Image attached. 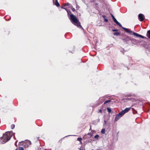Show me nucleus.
Wrapping results in <instances>:
<instances>
[{"label": "nucleus", "instance_id": "nucleus-21", "mask_svg": "<svg viewBox=\"0 0 150 150\" xmlns=\"http://www.w3.org/2000/svg\"><path fill=\"white\" fill-rule=\"evenodd\" d=\"M69 5H70V4L69 3H66V4H64V6H69Z\"/></svg>", "mask_w": 150, "mask_h": 150}, {"label": "nucleus", "instance_id": "nucleus-24", "mask_svg": "<svg viewBox=\"0 0 150 150\" xmlns=\"http://www.w3.org/2000/svg\"><path fill=\"white\" fill-rule=\"evenodd\" d=\"M104 21L105 22H108V20L105 18H104Z\"/></svg>", "mask_w": 150, "mask_h": 150}, {"label": "nucleus", "instance_id": "nucleus-28", "mask_svg": "<svg viewBox=\"0 0 150 150\" xmlns=\"http://www.w3.org/2000/svg\"><path fill=\"white\" fill-rule=\"evenodd\" d=\"M106 17V16L105 15H103L102 16V17L104 18H105Z\"/></svg>", "mask_w": 150, "mask_h": 150}, {"label": "nucleus", "instance_id": "nucleus-8", "mask_svg": "<svg viewBox=\"0 0 150 150\" xmlns=\"http://www.w3.org/2000/svg\"><path fill=\"white\" fill-rule=\"evenodd\" d=\"M131 109V108H126L125 110L121 111V112L124 115L126 113L128 112Z\"/></svg>", "mask_w": 150, "mask_h": 150}, {"label": "nucleus", "instance_id": "nucleus-16", "mask_svg": "<svg viewBox=\"0 0 150 150\" xmlns=\"http://www.w3.org/2000/svg\"><path fill=\"white\" fill-rule=\"evenodd\" d=\"M99 137V136L98 134H96L94 136V138L97 139H98Z\"/></svg>", "mask_w": 150, "mask_h": 150}, {"label": "nucleus", "instance_id": "nucleus-17", "mask_svg": "<svg viewBox=\"0 0 150 150\" xmlns=\"http://www.w3.org/2000/svg\"><path fill=\"white\" fill-rule=\"evenodd\" d=\"M110 101H111V100H107L105 101L104 103V105H105V104L110 102Z\"/></svg>", "mask_w": 150, "mask_h": 150}, {"label": "nucleus", "instance_id": "nucleus-20", "mask_svg": "<svg viewBox=\"0 0 150 150\" xmlns=\"http://www.w3.org/2000/svg\"><path fill=\"white\" fill-rule=\"evenodd\" d=\"M120 51L124 54V53L125 50L123 49H122Z\"/></svg>", "mask_w": 150, "mask_h": 150}, {"label": "nucleus", "instance_id": "nucleus-29", "mask_svg": "<svg viewBox=\"0 0 150 150\" xmlns=\"http://www.w3.org/2000/svg\"><path fill=\"white\" fill-rule=\"evenodd\" d=\"M79 8V6L78 5H77L76 6V8H78V9Z\"/></svg>", "mask_w": 150, "mask_h": 150}, {"label": "nucleus", "instance_id": "nucleus-1", "mask_svg": "<svg viewBox=\"0 0 150 150\" xmlns=\"http://www.w3.org/2000/svg\"><path fill=\"white\" fill-rule=\"evenodd\" d=\"M111 15L114 22L117 25L119 26L120 27L122 28L127 33H128L129 34L131 35H132V34H133L135 36L137 37H139L142 38H145L146 39H147V38L144 37L143 36L138 34V33H136L133 32L132 31L129 30L127 28L122 27V25H121V24L115 18L113 15L112 14H111Z\"/></svg>", "mask_w": 150, "mask_h": 150}, {"label": "nucleus", "instance_id": "nucleus-19", "mask_svg": "<svg viewBox=\"0 0 150 150\" xmlns=\"http://www.w3.org/2000/svg\"><path fill=\"white\" fill-rule=\"evenodd\" d=\"M101 132L103 134H104L105 132V129H102L101 131Z\"/></svg>", "mask_w": 150, "mask_h": 150}, {"label": "nucleus", "instance_id": "nucleus-22", "mask_svg": "<svg viewBox=\"0 0 150 150\" xmlns=\"http://www.w3.org/2000/svg\"><path fill=\"white\" fill-rule=\"evenodd\" d=\"M66 10L67 11V13H68V14H69V13H71V12L70 11H69V10L67 9H66Z\"/></svg>", "mask_w": 150, "mask_h": 150}, {"label": "nucleus", "instance_id": "nucleus-9", "mask_svg": "<svg viewBox=\"0 0 150 150\" xmlns=\"http://www.w3.org/2000/svg\"><path fill=\"white\" fill-rule=\"evenodd\" d=\"M53 4L56 5L57 7H59L60 6L59 4L58 3L57 0H53Z\"/></svg>", "mask_w": 150, "mask_h": 150}, {"label": "nucleus", "instance_id": "nucleus-7", "mask_svg": "<svg viewBox=\"0 0 150 150\" xmlns=\"http://www.w3.org/2000/svg\"><path fill=\"white\" fill-rule=\"evenodd\" d=\"M138 18L139 21H142L144 20V16L143 14L140 13L138 15Z\"/></svg>", "mask_w": 150, "mask_h": 150}, {"label": "nucleus", "instance_id": "nucleus-6", "mask_svg": "<svg viewBox=\"0 0 150 150\" xmlns=\"http://www.w3.org/2000/svg\"><path fill=\"white\" fill-rule=\"evenodd\" d=\"M123 115H122V113L121 112H120L118 114H117L115 118V121H117L118 120L120 119V118L122 117Z\"/></svg>", "mask_w": 150, "mask_h": 150}, {"label": "nucleus", "instance_id": "nucleus-33", "mask_svg": "<svg viewBox=\"0 0 150 150\" xmlns=\"http://www.w3.org/2000/svg\"><path fill=\"white\" fill-rule=\"evenodd\" d=\"M69 52H72V53H74V52H70V51H69Z\"/></svg>", "mask_w": 150, "mask_h": 150}, {"label": "nucleus", "instance_id": "nucleus-23", "mask_svg": "<svg viewBox=\"0 0 150 150\" xmlns=\"http://www.w3.org/2000/svg\"><path fill=\"white\" fill-rule=\"evenodd\" d=\"M87 135H88L90 136L91 137L92 136V134L91 133H88L87 134Z\"/></svg>", "mask_w": 150, "mask_h": 150}, {"label": "nucleus", "instance_id": "nucleus-10", "mask_svg": "<svg viewBox=\"0 0 150 150\" xmlns=\"http://www.w3.org/2000/svg\"><path fill=\"white\" fill-rule=\"evenodd\" d=\"M143 42H144V41H143V42H142V43ZM140 44L141 45H142L144 47L146 48L147 49H148L149 46H148V45L145 42L144 43H142V42H141V44Z\"/></svg>", "mask_w": 150, "mask_h": 150}, {"label": "nucleus", "instance_id": "nucleus-12", "mask_svg": "<svg viewBox=\"0 0 150 150\" xmlns=\"http://www.w3.org/2000/svg\"><path fill=\"white\" fill-rule=\"evenodd\" d=\"M146 35L150 39V30L148 31Z\"/></svg>", "mask_w": 150, "mask_h": 150}, {"label": "nucleus", "instance_id": "nucleus-25", "mask_svg": "<svg viewBox=\"0 0 150 150\" xmlns=\"http://www.w3.org/2000/svg\"><path fill=\"white\" fill-rule=\"evenodd\" d=\"M112 31H113V32H116V31H118V30H117V29H113L112 30Z\"/></svg>", "mask_w": 150, "mask_h": 150}, {"label": "nucleus", "instance_id": "nucleus-5", "mask_svg": "<svg viewBox=\"0 0 150 150\" xmlns=\"http://www.w3.org/2000/svg\"><path fill=\"white\" fill-rule=\"evenodd\" d=\"M31 143V142L30 141L28 140H27L23 142V144L25 147H28L30 145Z\"/></svg>", "mask_w": 150, "mask_h": 150}, {"label": "nucleus", "instance_id": "nucleus-35", "mask_svg": "<svg viewBox=\"0 0 150 150\" xmlns=\"http://www.w3.org/2000/svg\"><path fill=\"white\" fill-rule=\"evenodd\" d=\"M21 143H22V142H19V143H20V144H21Z\"/></svg>", "mask_w": 150, "mask_h": 150}, {"label": "nucleus", "instance_id": "nucleus-32", "mask_svg": "<svg viewBox=\"0 0 150 150\" xmlns=\"http://www.w3.org/2000/svg\"><path fill=\"white\" fill-rule=\"evenodd\" d=\"M61 8H63V9H65V10L66 9L65 8H64V7H61Z\"/></svg>", "mask_w": 150, "mask_h": 150}, {"label": "nucleus", "instance_id": "nucleus-31", "mask_svg": "<svg viewBox=\"0 0 150 150\" xmlns=\"http://www.w3.org/2000/svg\"><path fill=\"white\" fill-rule=\"evenodd\" d=\"M99 112H102V110H100L99 111Z\"/></svg>", "mask_w": 150, "mask_h": 150}, {"label": "nucleus", "instance_id": "nucleus-15", "mask_svg": "<svg viewBox=\"0 0 150 150\" xmlns=\"http://www.w3.org/2000/svg\"><path fill=\"white\" fill-rule=\"evenodd\" d=\"M77 140L79 141L80 143H81L82 138H78L77 139Z\"/></svg>", "mask_w": 150, "mask_h": 150}, {"label": "nucleus", "instance_id": "nucleus-30", "mask_svg": "<svg viewBox=\"0 0 150 150\" xmlns=\"http://www.w3.org/2000/svg\"><path fill=\"white\" fill-rule=\"evenodd\" d=\"M72 136V135H68V136H66L65 137H67L69 136Z\"/></svg>", "mask_w": 150, "mask_h": 150}, {"label": "nucleus", "instance_id": "nucleus-4", "mask_svg": "<svg viewBox=\"0 0 150 150\" xmlns=\"http://www.w3.org/2000/svg\"><path fill=\"white\" fill-rule=\"evenodd\" d=\"M131 41L133 43H134L135 44H140L141 42H143V40H137L133 38L132 39Z\"/></svg>", "mask_w": 150, "mask_h": 150}, {"label": "nucleus", "instance_id": "nucleus-27", "mask_svg": "<svg viewBox=\"0 0 150 150\" xmlns=\"http://www.w3.org/2000/svg\"><path fill=\"white\" fill-rule=\"evenodd\" d=\"M20 150H24L23 148L22 147H20Z\"/></svg>", "mask_w": 150, "mask_h": 150}, {"label": "nucleus", "instance_id": "nucleus-34", "mask_svg": "<svg viewBox=\"0 0 150 150\" xmlns=\"http://www.w3.org/2000/svg\"><path fill=\"white\" fill-rule=\"evenodd\" d=\"M91 130V127H90L89 130Z\"/></svg>", "mask_w": 150, "mask_h": 150}, {"label": "nucleus", "instance_id": "nucleus-26", "mask_svg": "<svg viewBox=\"0 0 150 150\" xmlns=\"http://www.w3.org/2000/svg\"><path fill=\"white\" fill-rule=\"evenodd\" d=\"M72 10L73 11H75V9L74 8H71Z\"/></svg>", "mask_w": 150, "mask_h": 150}, {"label": "nucleus", "instance_id": "nucleus-3", "mask_svg": "<svg viewBox=\"0 0 150 150\" xmlns=\"http://www.w3.org/2000/svg\"><path fill=\"white\" fill-rule=\"evenodd\" d=\"M69 19L72 21V23L77 27H80L82 30L83 28L80 25V23L76 17L73 14H71L70 15Z\"/></svg>", "mask_w": 150, "mask_h": 150}, {"label": "nucleus", "instance_id": "nucleus-14", "mask_svg": "<svg viewBox=\"0 0 150 150\" xmlns=\"http://www.w3.org/2000/svg\"><path fill=\"white\" fill-rule=\"evenodd\" d=\"M107 109L108 112H111V110L110 108H107Z\"/></svg>", "mask_w": 150, "mask_h": 150}, {"label": "nucleus", "instance_id": "nucleus-11", "mask_svg": "<svg viewBox=\"0 0 150 150\" xmlns=\"http://www.w3.org/2000/svg\"><path fill=\"white\" fill-rule=\"evenodd\" d=\"M132 38H131V37L129 36H127L126 38H124L123 39L124 40H132Z\"/></svg>", "mask_w": 150, "mask_h": 150}, {"label": "nucleus", "instance_id": "nucleus-36", "mask_svg": "<svg viewBox=\"0 0 150 150\" xmlns=\"http://www.w3.org/2000/svg\"><path fill=\"white\" fill-rule=\"evenodd\" d=\"M104 121L105 122H106V121L105 120Z\"/></svg>", "mask_w": 150, "mask_h": 150}, {"label": "nucleus", "instance_id": "nucleus-13", "mask_svg": "<svg viewBox=\"0 0 150 150\" xmlns=\"http://www.w3.org/2000/svg\"><path fill=\"white\" fill-rule=\"evenodd\" d=\"M113 34L114 35L118 36L120 35V33L119 32H115Z\"/></svg>", "mask_w": 150, "mask_h": 150}, {"label": "nucleus", "instance_id": "nucleus-18", "mask_svg": "<svg viewBox=\"0 0 150 150\" xmlns=\"http://www.w3.org/2000/svg\"><path fill=\"white\" fill-rule=\"evenodd\" d=\"M15 127V125H11V128L12 129H13Z\"/></svg>", "mask_w": 150, "mask_h": 150}, {"label": "nucleus", "instance_id": "nucleus-2", "mask_svg": "<svg viewBox=\"0 0 150 150\" xmlns=\"http://www.w3.org/2000/svg\"><path fill=\"white\" fill-rule=\"evenodd\" d=\"M13 133V132L12 131L6 132L1 138L0 140V143L3 144L8 141L12 137Z\"/></svg>", "mask_w": 150, "mask_h": 150}]
</instances>
